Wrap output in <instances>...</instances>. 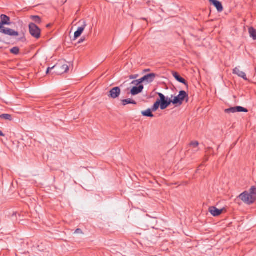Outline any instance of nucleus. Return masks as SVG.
Segmentation results:
<instances>
[{
    "mask_svg": "<svg viewBox=\"0 0 256 256\" xmlns=\"http://www.w3.org/2000/svg\"><path fill=\"white\" fill-rule=\"evenodd\" d=\"M142 114L143 116L152 118L154 116V115L152 113V110L150 108H148L146 110L142 111Z\"/></svg>",
    "mask_w": 256,
    "mask_h": 256,
    "instance_id": "f3484780",
    "label": "nucleus"
},
{
    "mask_svg": "<svg viewBox=\"0 0 256 256\" xmlns=\"http://www.w3.org/2000/svg\"><path fill=\"white\" fill-rule=\"evenodd\" d=\"M30 18L38 24H40L42 22L40 18L38 16H32Z\"/></svg>",
    "mask_w": 256,
    "mask_h": 256,
    "instance_id": "4be33fe9",
    "label": "nucleus"
},
{
    "mask_svg": "<svg viewBox=\"0 0 256 256\" xmlns=\"http://www.w3.org/2000/svg\"><path fill=\"white\" fill-rule=\"evenodd\" d=\"M84 40H85V38H80V40L78 41V44H80V43L82 42Z\"/></svg>",
    "mask_w": 256,
    "mask_h": 256,
    "instance_id": "2f4dec72",
    "label": "nucleus"
},
{
    "mask_svg": "<svg viewBox=\"0 0 256 256\" xmlns=\"http://www.w3.org/2000/svg\"><path fill=\"white\" fill-rule=\"evenodd\" d=\"M209 212L214 216H220L223 211V209H218L214 206H210L209 208Z\"/></svg>",
    "mask_w": 256,
    "mask_h": 256,
    "instance_id": "9b49d317",
    "label": "nucleus"
},
{
    "mask_svg": "<svg viewBox=\"0 0 256 256\" xmlns=\"http://www.w3.org/2000/svg\"><path fill=\"white\" fill-rule=\"evenodd\" d=\"M52 68H54V72L58 75L66 72L69 70V66L68 64L62 61L53 66Z\"/></svg>",
    "mask_w": 256,
    "mask_h": 256,
    "instance_id": "f03ea898",
    "label": "nucleus"
},
{
    "mask_svg": "<svg viewBox=\"0 0 256 256\" xmlns=\"http://www.w3.org/2000/svg\"><path fill=\"white\" fill-rule=\"evenodd\" d=\"M233 74L238 75L239 77L242 78L245 80H248L246 74L244 72L240 71L238 68H235L233 70Z\"/></svg>",
    "mask_w": 256,
    "mask_h": 256,
    "instance_id": "f8f14e48",
    "label": "nucleus"
},
{
    "mask_svg": "<svg viewBox=\"0 0 256 256\" xmlns=\"http://www.w3.org/2000/svg\"><path fill=\"white\" fill-rule=\"evenodd\" d=\"M150 70L148 68V69H146L144 71V72H150Z\"/></svg>",
    "mask_w": 256,
    "mask_h": 256,
    "instance_id": "72a5a7b5",
    "label": "nucleus"
},
{
    "mask_svg": "<svg viewBox=\"0 0 256 256\" xmlns=\"http://www.w3.org/2000/svg\"><path fill=\"white\" fill-rule=\"evenodd\" d=\"M238 198L244 203L250 204L254 202L256 200V196L249 194L248 192L245 191L240 194Z\"/></svg>",
    "mask_w": 256,
    "mask_h": 256,
    "instance_id": "7ed1b4c3",
    "label": "nucleus"
},
{
    "mask_svg": "<svg viewBox=\"0 0 256 256\" xmlns=\"http://www.w3.org/2000/svg\"><path fill=\"white\" fill-rule=\"evenodd\" d=\"M10 52L12 54L18 55L20 53V48L17 46L14 47L10 50Z\"/></svg>",
    "mask_w": 256,
    "mask_h": 256,
    "instance_id": "5701e85b",
    "label": "nucleus"
},
{
    "mask_svg": "<svg viewBox=\"0 0 256 256\" xmlns=\"http://www.w3.org/2000/svg\"><path fill=\"white\" fill-rule=\"evenodd\" d=\"M157 75L154 73L147 74L143 76L144 84H147L152 82L156 78Z\"/></svg>",
    "mask_w": 256,
    "mask_h": 256,
    "instance_id": "1a4fd4ad",
    "label": "nucleus"
},
{
    "mask_svg": "<svg viewBox=\"0 0 256 256\" xmlns=\"http://www.w3.org/2000/svg\"><path fill=\"white\" fill-rule=\"evenodd\" d=\"M131 84L136 85V86H138L140 85L138 82V80H133Z\"/></svg>",
    "mask_w": 256,
    "mask_h": 256,
    "instance_id": "bb28decb",
    "label": "nucleus"
},
{
    "mask_svg": "<svg viewBox=\"0 0 256 256\" xmlns=\"http://www.w3.org/2000/svg\"><path fill=\"white\" fill-rule=\"evenodd\" d=\"M188 94L184 90H180L179 92V94L178 96H175L173 100H172V103L174 105H176L177 106H181L183 102L186 100V102L188 101Z\"/></svg>",
    "mask_w": 256,
    "mask_h": 256,
    "instance_id": "f257e3e1",
    "label": "nucleus"
},
{
    "mask_svg": "<svg viewBox=\"0 0 256 256\" xmlns=\"http://www.w3.org/2000/svg\"><path fill=\"white\" fill-rule=\"evenodd\" d=\"M210 2L216 8L218 12H221L222 11L223 6L220 2L217 0H210Z\"/></svg>",
    "mask_w": 256,
    "mask_h": 256,
    "instance_id": "dca6fc26",
    "label": "nucleus"
},
{
    "mask_svg": "<svg viewBox=\"0 0 256 256\" xmlns=\"http://www.w3.org/2000/svg\"><path fill=\"white\" fill-rule=\"evenodd\" d=\"M224 112L226 114L235 113L236 112H247L248 110L240 106H236L235 107H232L226 109Z\"/></svg>",
    "mask_w": 256,
    "mask_h": 256,
    "instance_id": "0eeeda50",
    "label": "nucleus"
},
{
    "mask_svg": "<svg viewBox=\"0 0 256 256\" xmlns=\"http://www.w3.org/2000/svg\"><path fill=\"white\" fill-rule=\"evenodd\" d=\"M190 145L194 148H197L199 145V143L198 141H192L190 143Z\"/></svg>",
    "mask_w": 256,
    "mask_h": 256,
    "instance_id": "a878e982",
    "label": "nucleus"
},
{
    "mask_svg": "<svg viewBox=\"0 0 256 256\" xmlns=\"http://www.w3.org/2000/svg\"><path fill=\"white\" fill-rule=\"evenodd\" d=\"M74 234H82V232L81 229L80 228H77Z\"/></svg>",
    "mask_w": 256,
    "mask_h": 256,
    "instance_id": "cd10ccee",
    "label": "nucleus"
},
{
    "mask_svg": "<svg viewBox=\"0 0 256 256\" xmlns=\"http://www.w3.org/2000/svg\"><path fill=\"white\" fill-rule=\"evenodd\" d=\"M138 74H134L130 76L129 78L130 79H136L138 77Z\"/></svg>",
    "mask_w": 256,
    "mask_h": 256,
    "instance_id": "c85d7f7f",
    "label": "nucleus"
},
{
    "mask_svg": "<svg viewBox=\"0 0 256 256\" xmlns=\"http://www.w3.org/2000/svg\"><path fill=\"white\" fill-rule=\"evenodd\" d=\"M159 106H160V100H156L150 110L152 112H156Z\"/></svg>",
    "mask_w": 256,
    "mask_h": 256,
    "instance_id": "412c9836",
    "label": "nucleus"
},
{
    "mask_svg": "<svg viewBox=\"0 0 256 256\" xmlns=\"http://www.w3.org/2000/svg\"><path fill=\"white\" fill-rule=\"evenodd\" d=\"M248 193L249 194L256 196V188L254 186H252Z\"/></svg>",
    "mask_w": 256,
    "mask_h": 256,
    "instance_id": "b1692460",
    "label": "nucleus"
},
{
    "mask_svg": "<svg viewBox=\"0 0 256 256\" xmlns=\"http://www.w3.org/2000/svg\"><path fill=\"white\" fill-rule=\"evenodd\" d=\"M0 136H4V134L0 130Z\"/></svg>",
    "mask_w": 256,
    "mask_h": 256,
    "instance_id": "473e14b6",
    "label": "nucleus"
},
{
    "mask_svg": "<svg viewBox=\"0 0 256 256\" xmlns=\"http://www.w3.org/2000/svg\"><path fill=\"white\" fill-rule=\"evenodd\" d=\"M29 30L30 34L36 38H39L40 36V29L34 23L29 24Z\"/></svg>",
    "mask_w": 256,
    "mask_h": 256,
    "instance_id": "20e7f679",
    "label": "nucleus"
},
{
    "mask_svg": "<svg viewBox=\"0 0 256 256\" xmlns=\"http://www.w3.org/2000/svg\"><path fill=\"white\" fill-rule=\"evenodd\" d=\"M50 24H47L46 26L47 27H50Z\"/></svg>",
    "mask_w": 256,
    "mask_h": 256,
    "instance_id": "f704fd0d",
    "label": "nucleus"
},
{
    "mask_svg": "<svg viewBox=\"0 0 256 256\" xmlns=\"http://www.w3.org/2000/svg\"><path fill=\"white\" fill-rule=\"evenodd\" d=\"M172 74L175 79L178 82L184 84L186 86H188V82L186 81L176 72H172Z\"/></svg>",
    "mask_w": 256,
    "mask_h": 256,
    "instance_id": "2eb2a0df",
    "label": "nucleus"
},
{
    "mask_svg": "<svg viewBox=\"0 0 256 256\" xmlns=\"http://www.w3.org/2000/svg\"><path fill=\"white\" fill-rule=\"evenodd\" d=\"M157 94H158L160 98V100H160V102L162 100H164L166 98V96L160 93V92H158Z\"/></svg>",
    "mask_w": 256,
    "mask_h": 256,
    "instance_id": "393cba45",
    "label": "nucleus"
},
{
    "mask_svg": "<svg viewBox=\"0 0 256 256\" xmlns=\"http://www.w3.org/2000/svg\"><path fill=\"white\" fill-rule=\"evenodd\" d=\"M1 21L0 22V28L4 27V25H10V18L5 14H2L0 16Z\"/></svg>",
    "mask_w": 256,
    "mask_h": 256,
    "instance_id": "9d476101",
    "label": "nucleus"
},
{
    "mask_svg": "<svg viewBox=\"0 0 256 256\" xmlns=\"http://www.w3.org/2000/svg\"><path fill=\"white\" fill-rule=\"evenodd\" d=\"M54 70V68H52V67H51V68L48 67V68H47V70H46V73L47 74H48V73H49V72H50V70Z\"/></svg>",
    "mask_w": 256,
    "mask_h": 256,
    "instance_id": "7c9ffc66",
    "label": "nucleus"
},
{
    "mask_svg": "<svg viewBox=\"0 0 256 256\" xmlns=\"http://www.w3.org/2000/svg\"><path fill=\"white\" fill-rule=\"evenodd\" d=\"M122 103L124 106H125L128 104H136V101H134L130 98L122 100Z\"/></svg>",
    "mask_w": 256,
    "mask_h": 256,
    "instance_id": "6ab92c4d",
    "label": "nucleus"
},
{
    "mask_svg": "<svg viewBox=\"0 0 256 256\" xmlns=\"http://www.w3.org/2000/svg\"><path fill=\"white\" fill-rule=\"evenodd\" d=\"M144 89L143 85H140L138 86H134L130 90V94L132 96H136L140 93Z\"/></svg>",
    "mask_w": 256,
    "mask_h": 256,
    "instance_id": "ddd939ff",
    "label": "nucleus"
},
{
    "mask_svg": "<svg viewBox=\"0 0 256 256\" xmlns=\"http://www.w3.org/2000/svg\"><path fill=\"white\" fill-rule=\"evenodd\" d=\"M138 80V82L140 83V84H141L142 83H144V80L143 77H142V78Z\"/></svg>",
    "mask_w": 256,
    "mask_h": 256,
    "instance_id": "c756f323",
    "label": "nucleus"
},
{
    "mask_svg": "<svg viewBox=\"0 0 256 256\" xmlns=\"http://www.w3.org/2000/svg\"><path fill=\"white\" fill-rule=\"evenodd\" d=\"M0 32L12 36H18L19 34L18 32L5 27H2V28H0Z\"/></svg>",
    "mask_w": 256,
    "mask_h": 256,
    "instance_id": "6e6552de",
    "label": "nucleus"
},
{
    "mask_svg": "<svg viewBox=\"0 0 256 256\" xmlns=\"http://www.w3.org/2000/svg\"><path fill=\"white\" fill-rule=\"evenodd\" d=\"M79 23H82V24L81 26L79 27L78 28L77 30L74 32V38L73 39V40H74L77 39L78 37H80L81 36L84 28L87 26L86 20H80Z\"/></svg>",
    "mask_w": 256,
    "mask_h": 256,
    "instance_id": "39448f33",
    "label": "nucleus"
},
{
    "mask_svg": "<svg viewBox=\"0 0 256 256\" xmlns=\"http://www.w3.org/2000/svg\"><path fill=\"white\" fill-rule=\"evenodd\" d=\"M120 92L121 90L120 87H114L110 90L108 97L112 99H116L119 97Z\"/></svg>",
    "mask_w": 256,
    "mask_h": 256,
    "instance_id": "423d86ee",
    "label": "nucleus"
},
{
    "mask_svg": "<svg viewBox=\"0 0 256 256\" xmlns=\"http://www.w3.org/2000/svg\"><path fill=\"white\" fill-rule=\"evenodd\" d=\"M248 32L250 36L253 40H256V30L253 27H250L248 28Z\"/></svg>",
    "mask_w": 256,
    "mask_h": 256,
    "instance_id": "a211bd4d",
    "label": "nucleus"
},
{
    "mask_svg": "<svg viewBox=\"0 0 256 256\" xmlns=\"http://www.w3.org/2000/svg\"><path fill=\"white\" fill-rule=\"evenodd\" d=\"M0 118L6 120H8L11 121L12 120V116L11 114H4L1 115H0Z\"/></svg>",
    "mask_w": 256,
    "mask_h": 256,
    "instance_id": "aec40b11",
    "label": "nucleus"
},
{
    "mask_svg": "<svg viewBox=\"0 0 256 256\" xmlns=\"http://www.w3.org/2000/svg\"><path fill=\"white\" fill-rule=\"evenodd\" d=\"M172 100L168 98L162 100L160 102V109L162 110H165L170 104L171 103H172Z\"/></svg>",
    "mask_w": 256,
    "mask_h": 256,
    "instance_id": "4468645a",
    "label": "nucleus"
}]
</instances>
